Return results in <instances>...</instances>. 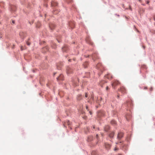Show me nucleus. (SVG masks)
I'll return each mask as SVG.
<instances>
[{
    "label": "nucleus",
    "mask_w": 155,
    "mask_h": 155,
    "mask_svg": "<svg viewBox=\"0 0 155 155\" xmlns=\"http://www.w3.org/2000/svg\"><path fill=\"white\" fill-rule=\"evenodd\" d=\"M43 52H45L46 51H48V47H46L43 48Z\"/></svg>",
    "instance_id": "f8f14e48"
},
{
    "label": "nucleus",
    "mask_w": 155,
    "mask_h": 155,
    "mask_svg": "<svg viewBox=\"0 0 155 155\" xmlns=\"http://www.w3.org/2000/svg\"><path fill=\"white\" fill-rule=\"evenodd\" d=\"M20 36L21 37V38H24V37L23 36L22 37V35L24 34H23V32H20Z\"/></svg>",
    "instance_id": "6ab92c4d"
},
{
    "label": "nucleus",
    "mask_w": 155,
    "mask_h": 155,
    "mask_svg": "<svg viewBox=\"0 0 155 155\" xmlns=\"http://www.w3.org/2000/svg\"><path fill=\"white\" fill-rule=\"evenodd\" d=\"M86 109L87 110H89L88 109V107L87 106H86Z\"/></svg>",
    "instance_id": "cd10ccee"
},
{
    "label": "nucleus",
    "mask_w": 155,
    "mask_h": 155,
    "mask_svg": "<svg viewBox=\"0 0 155 155\" xmlns=\"http://www.w3.org/2000/svg\"><path fill=\"white\" fill-rule=\"evenodd\" d=\"M118 155H121L120 154H118Z\"/></svg>",
    "instance_id": "ea45409f"
},
{
    "label": "nucleus",
    "mask_w": 155,
    "mask_h": 155,
    "mask_svg": "<svg viewBox=\"0 0 155 155\" xmlns=\"http://www.w3.org/2000/svg\"><path fill=\"white\" fill-rule=\"evenodd\" d=\"M91 98L93 99V97H91Z\"/></svg>",
    "instance_id": "4c0bfd02"
},
{
    "label": "nucleus",
    "mask_w": 155,
    "mask_h": 155,
    "mask_svg": "<svg viewBox=\"0 0 155 155\" xmlns=\"http://www.w3.org/2000/svg\"><path fill=\"white\" fill-rule=\"evenodd\" d=\"M118 150V148H117V147H115L114 149V151H116Z\"/></svg>",
    "instance_id": "4be33fe9"
},
{
    "label": "nucleus",
    "mask_w": 155,
    "mask_h": 155,
    "mask_svg": "<svg viewBox=\"0 0 155 155\" xmlns=\"http://www.w3.org/2000/svg\"><path fill=\"white\" fill-rule=\"evenodd\" d=\"M55 27V25L53 24H50L49 25V27L51 30L53 29Z\"/></svg>",
    "instance_id": "1a4fd4ad"
},
{
    "label": "nucleus",
    "mask_w": 155,
    "mask_h": 155,
    "mask_svg": "<svg viewBox=\"0 0 155 155\" xmlns=\"http://www.w3.org/2000/svg\"><path fill=\"white\" fill-rule=\"evenodd\" d=\"M70 124V122H69V121L68 120V121H67L66 122H65V123L64 124V127H65L66 125H69Z\"/></svg>",
    "instance_id": "4468645a"
},
{
    "label": "nucleus",
    "mask_w": 155,
    "mask_h": 155,
    "mask_svg": "<svg viewBox=\"0 0 155 155\" xmlns=\"http://www.w3.org/2000/svg\"><path fill=\"white\" fill-rule=\"evenodd\" d=\"M140 2H141V0H138Z\"/></svg>",
    "instance_id": "72a5a7b5"
},
{
    "label": "nucleus",
    "mask_w": 155,
    "mask_h": 155,
    "mask_svg": "<svg viewBox=\"0 0 155 155\" xmlns=\"http://www.w3.org/2000/svg\"><path fill=\"white\" fill-rule=\"evenodd\" d=\"M67 0V2H71L72 1V0Z\"/></svg>",
    "instance_id": "393cba45"
},
{
    "label": "nucleus",
    "mask_w": 155,
    "mask_h": 155,
    "mask_svg": "<svg viewBox=\"0 0 155 155\" xmlns=\"http://www.w3.org/2000/svg\"><path fill=\"white\" fill-rule=\"evenodd\" d=\"M63 75L62 74H61L60 75V76L58 77L57 78V79L58 80H63Z\"/></svg>",
    "instance_id": "0eeeda50"
},
{
    "label": "nucleus",
    "mask_w": 155,
    "mask_h": 155,
    "mask_svg": "<svg viewBox=\"0 0 155 155\" xmlns=\"http://www.w3.org/2000/svg\"><path fill=\"white\" fill-rule=\"evenodd\" d=\"M40 26V23L39 22H37L36 24V26L37 28H39Z\"/></svg>",
    "instance_id": "dca6fc26"
},
{
    "label": "nucleus",
    "mask_w": 155,
    "mask_h": 155,
    "mask_svg": "<svg viewBox=\"0 0 155 155\" xmlns=\"http://www.w3.org/2000/svg\"><path fill=\"white\" fill-rule=\"evenodd\" d=\"M150 2V1L149 0H147V1H146V3H147V4H148Z\"/></svg>",
    "instance_id": "b1692460"
},
{
    "label": "nucleus",
    "mask_w": 155,
    "mask_h": 155,
    "mask_svg": "<svg viewBox=\"0 0 155 155\" xmlns=\"http://www.w3.org/2000/svg\"><path fill=\"white\" fill-rule=\"evenodd\" d=\"M105 78H107L108 79H112L113 78V76L110 74L108 73L105 76Z\"/></svg>",
    "instance_id": "7ed1b4c3"
},
{
    "label": "nucleus",
    "mask_w": 155,
    "mask_h": 155,
    "mask_svg": "<svg viewBox=\"0 0 155 155\" xmlns=\"http://www.w3.org/2000/svg\"><path fill=\"white\" fill-rule=\"evenodd\" d=\"M62 49L63 51H66L67 50L68 47L67 46H65L62 48Z\"/></svg>",
    "instance_id": "ddd939ff"
},
{
    "label": "nucleus",
    "mask_w": 155,
    "mask_h": 155,
    "mask_svg": "<svg viewBox=\"0 0 155 155\" xmlns=\"http://www.w3.org/2000/svg\"><path fill=\"white\" fill-rule=\"evenodd\" d=\"M82 97L81 95H78V96L77 99L78 100H80L82 99Z\"/></svg>",
    "instance_id": "2eb2a0df"
},
{
    "label": "nucleus",
    "mask_w": 155,
    "mask_h": 155,
    "mask_svg": "<svg viewBox=\"0 0 155 155\" xmlns=\"http://www.w3.org/2000/svg\"><path fill=\"white\" fill-rule=\"evenodd\" d=\"M129 8H130V10H131V7H130H130H129Z\"/></svg>",
    "instance_id": "473e14b6"
},
{
    "label": "nucleus",
    "mask_w": 155,
    "mask_h": 155,
    "mask_svg": "<svg viewBox=\"0 0 155 155\" xmlns=\"http://www.w3.org/2000/svg\"><path fill=\"white\" fill-rule=\"evenodd\" d=\"M123 136V133L122 132H120L118 134L117 138L119 140L121 139Z\"/></svg>",
    "instance_id": "20e7f679"
},
{
    "label": "nucleus",
    "mask_w": 155,
    "mask_h": 155,
    "mask_svg": "<svg viewBox=\"0 0 155 155\" xmlns=\"http://www.w3.org/2000/svg\"><path fill=\"white\" fill-rule=\"evenodd\" d=\"M117 97H118V98H119V96L118 95L117 96Z\"/></svg>",
    "instance_id": "58836bf2"
},
{
    "label": "nucleus",
    "mask_w": 155,
    "mask_h": 155,
    "mask_svg": "<svg viewBox=\"0 0 155 155\" xmlns=\"http://www.w3.org/2000/svg\"><path fill=\"white\" fill-rule=\"evenodd\" d=\"M66 72L67 74H70L72 72V70L70 67H68L66 69Z\"/></svg>",
    "instance_id": "39448f33"
},
{
    "label": "nucleus",
    "mask_w": 155,
    "mask_h": 155,
    "mask_svg": "<svg viewBox=\"0 0 155 155\" xmlns=\"http://www.w3.org/2000/svg\"><path fill=\"white\" fill-rule=\"evenodd\" d=\"M27 44L28 45H30V43L29 42H27Z\"/></svg>",
    "instance_id": "bb28decb"
},
{
    "label": "nucleus",
    "mask_w": 155,
    "mask_h": 155,
    "mask_svg": "<svg viewBox=\"0 0 155 155\" xmlns=\"http://www.w3.org/2000/svg\"><path fill=\"white\" fill-rule=\"evenodd\" d=\"M94 152H93L92 153H91V154L92 155H93L94 153Z\"/></svg>",
    "instance_id": "7c9ffc66"
},
{
    "label": "nucleus",
    "mask_w": 155,
    "mask_h": 155,
    "mask_svg": "<svg viewBox=\"0 0 155 155\" xmlns=\"http://www.w3.org/2000/svg\"><path fill=\"white\" fill-rule=\"evenodd\" d=\"M131 116L130 115H129V116H126V118L127 120H128V119L129 118H130L131 117Z\"/></svg>",
    "instance_id": "aec40b11"
},
{
    "label": "nucleus",
    "mask_w": 155,
    "mask_h": 155,
    "mask_svg": "<svg viewBox=\"0 0 155 155\" xmlns=\"http://www.w3.org/2000/svg\"><path fill=\"white\" fill-rule=\"evenodd\" d=\"M120 143H121V142L120 141Z\"/></svg>",
    "instance_id": "a19ab883"
},
{
    "label": "nucleus",
    "mask_w": 155,
    "mask_h": 155,
    "mask_svg": "<svg viewBox=\"0 0 155 155\" xmlns=\"http://www.w3.org/2000/svg\"><path fill=\"white\" fill-rule=\"evenodd\" d=\"M109 128V127L108 126H107L105 128V131H107L108 129Z\"/></svg>",
    "instance_id": "a211bd4d"
},
{
    "label": "nucleus",
    "mask_w": 155,
    "mask_h": 155,
    "mask_svg": "<svg viewBox=\"0 0 155 155\" xmlns=\"http://www.w3.org/2000/svg\"><path fill=\"white\" fill-rule=\"evenodd\" d=\"M105 148L108 149H109L111 147V145L109 144L105 143Z\"/></svg>",
    "instance_id": "9b49d317"
},
{
    "label": "nucleus",
    "mask_w": 155,
    "mask_h": 155,
    "mask_svg": "<svg viewBox=\"0 0 155 155\" xmlns=\"http://www.w3.org/2000/svg\"><path fill=\"white\" fill-rule=\"evenodd\" d=\"M116 121L114 120H112L111 121V124H116Z\"/></svg>",
    "instance_id": "f3484780"
},
{
    "label": "nucleus",
    "mask_w": 155,
    "mask_h": 155,
    "mask_svg": "<svg viewBox=\"0 0 155 155\" xmlns=\"http://www.w3.org/2000/svg\"><path fill=\"white\" fill-rule=\"evenodd\" d=\"M96 137L97 138L98 137V135L97 134L96 136Z\"/></svg>",
    "instance_id": "c85d7f7f"
},
{
    "label": "nucleus",
    "mask_w": 155,
    "mask_h": 155,
    "mask_svg": "<svg viewBox=\"0 0 155 155\" xmlns=\"http://www.w3.org/2000/svg\"><path fill=\"white\" fill-rule=\"evenodd\" d=\"M51 5L52 6H57L58 3L56 2L53 1L51 2Z\"/></svg>",
    "instance_id": "423d86ee"
},
{
    "label": "nucleus",
    "mask_w": 155,
    "mask_h": 155,
    "mask_svg": "<svg viewBox=\"0 0 155 155\" xmlns=\"http://www.w3.org/2000/svg\"><path fill=\"white\" fill-rule=\"evenodd\" d=\"M118 142H117V143H116V144H118Z\"/></svg>",
    "instance_id": "e433bc0d"
},
{
    "label": "nucleus",
    "mask_w": 155,
    "mask_h": 155,
    "mask_svg": "<svg viewBox=\"0 0 155 155\" xmlns=\"http://www.w3.org/2000/svg\"><path fill=\"white\" fill-rule=\"evenodd\" d=\"M93 128L94 129V128H95V127H94V126H93Z\"/></svg>",
    "instance_id": "c9c22d12"
},
{
    "label": "nucleus",
    "mask_w": 155,
    "mask_h": 155,
    "mask_svg": "<svg viewBox=\"0 0 155 155\" xmlns=\"http://www.w3.org/2000/svg\"><path fill=\"white\" fill-rule=\"evenodd\" d=\"M54 13V14H56V13Z\"/></svg>",
    "instance_id": "79ce46f5"
},
{
    "label": "nucleus",
    "mask_w": 155,
    "mask_h": 155,
    "mask_svg": "<svg viewBox=\"0 0 155 155\" xmlns=\"http://www.w3.org/2000/svg\"><path fill=\"white\" fill-rule=\"evenodd\" d=\"M114 132L113 131H112L109 134V136L110 138H112L114 137Z\"/></svg>",
    "instance_id": "6e6552de"
},
{
    "label": "nucleus",
    "mask_w": 155,
    "mask_h": 155,
    "mask_svg": "<svg viewBox=\"0 0 155 155\" xmlns=\"http://www.w3.org/2000/svg\"><path fill=\"white\" fill-rule=\"evenodd\" d=\"M55 73H54V75H55Z\"/></svg>",
    "instance_id": "37998d69"
},
{
    "label": "nucleus",
    "mask_w": 155,
    "mask_h": 155,
    "mask_svg": "<svg viewBox=\"0 0 155 155\" xmlns=\"http://www.w3.org/2000/svg\"><path fill=\"white\" fill-rule=\"evenodd\" d=\"M12 22L13 23H15V21H12Z\"/></svg>",
    "instance_id": "2f4dec72"
},
{
    "label": "nucleus",
    "mask_w": 155,
    "mask_h": 155,
    "mask_svg": "<svg viewBox=\"0 0 155 155\" xmlns=\"http://www.w3.org/2000/svg\"><path fill=\"white\" fill-rule=\"evenodd\" d=\"M85 97H88V94L86 93L85 94Z\"/></svg>",
    "instance_id": "5701e85b"
},
{
    "label": "nucleus",
    "mask_w": 155,
    "mask_h": 155,
    "mask_svg": "<svg viewBox=\"0 0 155 155\" xmlns=\"http://www.w3.org/2000/svg\"><path fill=\"white\" fill-rule=\"evenodd\" d=\"M120 84V82L118 81L114 80L111 83L112 87L115 89V87Z\"/></svg>",
    "instance_id": "f257e3e1"
},
{
    "label": "nucleus",
    "mask_w": 155,
    "mask_h": 155,
    "mask_svg": "<svg viewBox=\"0 0 155 155\" xmlns=\"http://www.w3.org/2000/svg\"><path fill=\"white\" fill-rule=\"evenodd\" d=\"M101 65V64L100 63H99V64H98L97 65V67L98 68H100L99 67V66Z\"/></svg>",
    "instance_id": "412c9836"
},
{
    "label": "nucleus",
    "mask_w": 155,
    "mask_h": 155,
    "mask_svg": "<svg viewBox=\"0 0 155 155\" xmlns=\"http://www.w3.org/2000/svg\"><path fill=\"white\" fill-rule=\"evenodd\" d=\"M109 89V87L108 86L107 87H106V90H108Z\"/></svg>",
    "instance_id": "a878e982"
},
{
    "label": "nucleus",
    "mask_w": 155,
    "mask_h": 155,
    "mask_svg": "<svg viewBox=\"0 0 155 155\" xmlns=\"http://www.w3.org/2000/svg\"><path fill=\"white\" fill-rule=\"evenodd\" d=\"M89 113L91 115L92 114L91 112V111H89Z\"/></svg>",
    "instance_id": "c756f323"
},
{
    "label": "nucleus",
    "mask_w": 155,
    "mask_h": 155,
    "mask_svg": "<svg viewBox=\"0 0 155 155\" xmlns=\"http://www.w3.org/2000/svg\"><path fill=\"white\" fill-rule=\"evenodd\" d=\"M12 10H13V11H14V9H12Z\"/></svg>",
    "instance_id": "f704fd0d"
},
{
    "label": "nucleus",
    "mask_w": 155,
    "mask_h": 155,
    "mask_svg": "<svg viewBox=\"0 0 155 155\" xmlns=\"http://www.w3.org/2000/svg\"><path fill=\"white\" fill-rule=\"evenodd\" d=\"M106 83H107L106 81H101L99 83V84L101 87H102L103 85Z\"/></svg>",
    "instance_id": "9d476101"
},
{
    "label": "nucleus",
    "mask_w": 155,
    "mask_h": 155,
    "mask_svg": "<svg viewBox=\"0 0 155 155\" xmlns=\"http://www.w3.org/2000/svg\"><path fill=\"white\" fill-rule=\"evenodd\" d=\"M118 91L121 92V93L123 94L126 93L127 92L126 88L123 86L121 87L119 89H118Z\"/></svg>",
    "instance_id": "f03ea898"
},
{
    "label": "nucleus",
    "mask_w": 155,
    "mask_h": 155,
    "mask_svg": "<svg viewBox=\"0 0 155 155\" xmlns=\"http://www.w3.org/2000/svg\"><path fill=\"white\" fill-rule=\"evenodd\" d=\"M143 5H144L143 4Z\"/></svg>",
    "instance_id": "c03bdc74"
}]
</instances>
